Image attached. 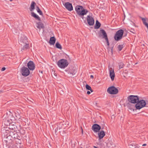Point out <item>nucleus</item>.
I'll list each match as a JSON object with an SVG mask.
<instances>
[{"mask_svg":"<svg viewBox=\"0 0 148 148\" xmlns=\"http://www.w3.org/2000/svg\"><path fill=\"white\" fill-rule=\"evenodd\" d=\"M105 40H106V41L107 45L108 46H109V45H110V43H109V41L108 38H106V39H105Z\"/></svg>","mask_w":148,"mask_h":148,"instance_id":"4c0bfd02","label":"nucleus"},{"mask_svg":"<svg viewBox=\"0 0 148 148\" xmlns=\"http://www.w3.org/2000/svg\"><path fill=\"white\" fill-rule=\"evenodd\" d=\"M5 129V132H4V137L3 138L4 140H12V136L10 135V133L7 132L8 131L9 129Z\"/></svg>","mask_w":148,"mask_h":148,"instance_id":"f8f14e48","label":"nucleus"},{"mask_svg":"<svg viewBox=\"0 0 148 148\" xmlns=\"http://www.w3.org/2000/svg\"><path fill=\"white\" fill-rule=\"evenodd\" d=\"M98 135L99 139L102 138L105 135V132L103 130H101L98 132Z\"/></svg>","mask_w":148,"mask_h":148,"instance_id":"412c9836","label":"nucleus"},{"mask_svg":"<svg viewBox=\"0 0 148 148\" xmlns=\"http://www.w3.org/2000/svg\"><path fill=\"white\" fill-rule=\"evenodd\" d=\"M147 145L146 144H144L142 145V146H145Z\"/></svg>","mask_w":148,"mask_h":148,"instance_id":"de8ad7c7","label":"nucleus"},{"mask_svg":"<svg viewBox=\"0 0 148 148\" xmlns=\"http://www.w3.org/2000/svg\"><path fill=\"white\" fill-rule=\"evenodd\" d=\"M101 24L98 20H96V23L94 26V28L97 29H99L101 26Z\"/></svg>","mask_w":148,"mask_h":148,"instance_id":"bb28decb","label":"nucleus"},{"mask_svg":"<svg viewBox=\"0 0 148 148\" xmlns=\"http://www.w3.org/2000/svg\"><path fill=\"white\" fill-rule=\"evenodd\" d=\"M110 72V76L111 80L113 81L114 80L115 76V73L114 70L112 68H110L109 69Z\"/></svg>","mask_w":148,"mask_h":148,"instance_id":"6ab92c4d","label":"nucleus"},{"mask_svg":"<svg viewBox=\"0 0 148 148\" xmlns=\"http://www.w3.org/2000/svg\"><path fill=\"white\" fill-rule=\"evenodd\" d=\"M147 103L145 100L143 99L139 100V101L136 103L135 106L136 110H140L142 108L145 107Z\"/></svg>","mask_w":148,"mask_h":148,"instance_id":"423d86ee","label":"nucleus"},{"mask_svg":"<svg viewBox=\"0 0 148 148\" xmlns=\"http://www.w3.org/2000/svg\"><path fill=\"white\" fill-rule=\"evenodd\" d=\"M81 148H83L82 147H81Z\"/></svg>","mask_w":148,"mask_h":148,"instance_id":"4d7b16f0","label":"nucleus"},{"mask_svg":"<svg viewBox=\"0 0 148 148\" xmlns=\"http://www.w3.org/2000/svg\"><path fill=\"white\" fill-rule=\"evenodd\" d=\"M5 70V67H3L2 68L1 70L2 71H3Z\"/></svg>","mask_w":148,"mask_h":148,"instance_id":"79ce46f5","label":"nucleus"},{"mask_svg":"<svg viewBox=\"0 0 148 148\" xmlns=\"http://www.w3.org/2000/svg\"><path fill=\"white\" fill-rule=\"evenodd\" d=\"M31 16L32 17L34 18L36 20H37L38 21H41L40 18L38 16V15H37L34 12H31Z\"/></svg>","mask_w":148,"mask_h":148,"instance_id":"393cba45","label":"nucleus"},{"mask_svg":"<svg viewBox=\"0 0 148 148\" xmlns=\"http://www.w3.org/2000/svg\"><path fill=\"white\" fill-rule=\"evenodd\" d=\"M21 72L23 76L26 77L29 75L30 73L28 69L24 66L22 67L21 69Z\"/></svg>","mask_w":148,"mask_h":148,"instance_id":"6e6552de","label":"nucleus"},{"mask_svg":"<svg viewBox=\"0 0 148 148\" xmlns=\"http://www.w3.org/2000/svg\"><path fill=\"white\" fill-rule=\"evenodd\" d=\"M7 128H7V127H6V129H7ZM8 128H12V127L10 128V127H8Z\"/></svg>","mask_w":148,"mask_h":148,"instance_id":"3c124183","label":"nucleus"},{"mask_svg":"<svg viewBox=\"0 0 148 148\" xmlns=\"http://www.w3.org/2000/svg\"><path fill=\"white\" fill-rule=\"evenodd\" d=\"M81 128H82V133H83V129L82 128V127H81Z\"/></svg>","mask_w":148,"mask_h":148,"instance_id":"09e8293b","label":"nucleus"},{"mask_svg":"<svg viewBox=\"0 0 148 148\" xmlns=\"http://www.w3.org/2000/svg\"><path fill=\"white\" fill-rule=\"evenodd\" d=\"M111 144L112 145V143H111Z\"/></svg>","mask_w":148,"mask_h":148,"instance_id":"5fc2aeb1","label":"nucleus"},{"mask_svg":"<svg viewBox=\"0 0 148 148\" xmlns=\"http://www.w3.org/2000/svg\"><path fill=\"white\" fill-rule=\"evenodd\" d=\"M13 122L12 119H5L3 120L2 124L6 126L10 125Z\"/></svg>","mask_w":148,"mask_h":148,"instance_id":"f3484780","label":"nucleus"},{"mask_svg":"<svg viewBox=\"0 0 148 148\" xmlns=\"http://www.w3.org/2000/svg\"><path fill=\"white\" fill-rule=\"evenodd\" d=\"M101 129H103V127L101 128L99 125L96 123L94 124L92 127V130L95 133L99 132Z\"/></svg>","mask_w":148,"mask_h":148,"instance_id":"9d476101","label":"nucleus"},{"mask_svg":"<svg viewBox=\"0 0 148 148\" xmlns=\"http://www.w3.org/2000/svg\"><path fill=\"white\" fill-rule=\"evenodd\" d=\"M143 24L148 29V23L147 22V21L148 19L147 18V20L145 18H141Z\"/></svg>","mask_w":148,"mask_h":148,"instance_id":"cd10ccee","label":"nucleus"},{"mask_svg":"<svg viewBox=\"0 0 148 148\" xmlns=\"http://www.w3.org/2000/svg\"><path fill=\"white\" fill-rule=\"evenodd\" d=\"M111 144L112 145V143H111Z\"/></svg>","mask_w":148,"mask_h":148,"instance_id":"6e6d98bb","label":"nucleus"},{"mask_svg":"<svg viewBox=\"0 0 148 148\" xmlns=\"http://www.w3.org/2000/svg\"><path fill=\"white\" fill-rule=\"evenodd\" d=\"M58 127H57L55 129V131L56 132L58 130Z\"/></svg>","mask_w":148,"mask_h":148,"instance_id":"c03bdc74","label":"nucleus"},{"mask_svg":"<svg viewBox=\"0 0 148 148\" xmlns=\"http://www.w3.org/2000/svg\"><path fill=\"white\" fill-rule=\"evenodd\" d=\"M86 90H90L91 92H93V90L91 88V87L88 84H86Z\"/></svg>","mask_w":148,"mask_h":148,"instance_id":"473e14b6","label":"nucleus"},{"mask_svg":"<svg viewBox=\"0 0 148 148\" xmlns=\"http://www.w3.org/2000/svg\"><path fill=\"white\" fill-rule=\"evenodd\" d=\"M127 106L129 108V109L131 110L133 109V107H134V106L131 105V104L129 103H128L127 104Z\"/></svg>","mask_w":148,"mask_h":148,"instance_id":"c9c22d12","label":"nucleus"},{"mask_svg":"<svg viewBox=\"0 0 148 148\" xmlns=\"http://www.w3.org/2000/svg\"><path fill=\"white\" fill-rule=\"evenodd\" d=\"M54 75L56 76V75H57V74H56L55 73L54 74Z\"/></svg>","mask_w":148,"mask_h":148,"instance_id":"603ef678","label":"nucleus"},{"mask_svg":"<svg viewBox=\"0 0 148 148\" xmlns=\"http://www.w3.org/2000/svg\"><path fill=\"white\" fill-rule=\"evenodd\" d=\"M9 145H8L4 148H16L17 145H16L14 144V143H11Z\"/></svg>","mask_w":148,"mask_h":148,"instance_id":"c85d7f7f","label":"nucleus"},{"mask_svg":"<svg viewBox=\"0 0 148 148\" xmlns=\"http://www.w3.org/2000/svg\"><path fill=\"white\" fill-rule=\"evenodd\" d=\"M14 143L13 140H4V141H3V147H4L7 146L8 145H9L10 144Z\"/></svg>","mask_w":148,"mask_h":148,"instance_id":"aec40b11","label":"nucleus"},{"mask_svg":"<svg viewBox=\"0 0 148 148\" xmlns=\"http://www.w3.org/2000/svg\"><path fill=\"white\" fill-rule=\"evenodd\" d=\"M128 101L130 103L136 104L139 101V97L137 95H130L127 98Z\"/></svg>","mask_w":148,"mask_h":148,"instance_id":"39448f33","label":"nucleus"},{"mask_svg":"<svg viewBox=\"0 0 148 148\" xmlns=\"http://www.w3.org/2000/svg\"><path fill=\"white\" fill-rule=\"evenodd\" d=\"M27 66L28 69L31 71H33L35 69V64L34 62L32 61H29L27 64Z\"/></svg>","mask_w":148,"mask_h":148,"instance_id":"2eb2a0df","label":"nucleus"},{"mask_svg":"<svg viewBox=\"0 0 148 148\" xmlns=\"http://www.w3.org/2000/svg\"><path fill=\"white\" fill-rule=\"evenodd\" d=\"M28 42V38L25 35H23L20 38L19 41V44L21 45H23L25 44Z\"/></svg>","mask_w":148,"mask_h":148,"instance_id":"ddd939ff","label":"nucleus"},{"mask_svg":"<svg viewBox=\"0 0 148 148\" xmlns=\"http://www.w3.org/2000/svg\"><path fill=\"white\" fill-rule=\"evenodd\" d=\"M94 148H98L97 147L95 146H94Z\"/></svg>","mask_w":148,"mask_h":148,"instance_id":"8fccbe9b","label":"nucleus"},{"mask_svg":"<svg viewBox=\"0 0 148 148\" xmlns=\"http://www.w3.org/2000/svg\"><path fill=\"white\" fill-rule=\"evenodd\" d=\"M56 47L58 49H62V47L61 45L59 43V42H57L55 45Z\"/></svg>","mask_w":148,"mask_h":148,"instance_id":"2f4dec72","label":"nucleus"},{"mask_svg":"<svg viewBox=\"0 0 148 148\" xmlns=\"http://www.w3.org/2000/svg\"><path fill=\"white\" fill-rule=\"evenodd\" d=\"M19 133H20L19 135H21V134L23 135H24L25 134V130H23V129H21L19 130Z\"/></svg>","mask_w":148,"mask_h":148,"instance_id":"e433bc0d","label":"nucleus"},{"mask_svg":"<svg viewBox=\"0 0 148 148\" xmlns=\"http://www.w3.org/2000/svg\"><path fill=\"white\" fill-rule=\"evenodd\" d=\"M36 10L37 12L40 15H43V13L42 12V11L38 6H36Z\"/></svg>","mask_w":148,"mask_h":148,"instance_id":"f704fd0d","label":"nucleus"},{"mask_svg":"<svg viewBox=\"0 0 148 148\" xmlns=\"http://www.w3.org/2000/svg\"><path fill=\"white\" fill-rule=\"evenodd\" d=\"M126 35H127V34H126H126H124V35L123 36V37H125V36H126Z\"/></svg>","mask_w":148,"mask_h":148,"instance_id":"49530a36","label":"nucleus"},{"mask_svg":"<svg viewBox=\"0 0 148 148\" xmlns=\"http://www.w3.org/2000/svg\"><path fill=\"white\" fill-rule=\"evenodd\" d=\"M65 71H68L69 74H71L72 75H75L77 73V69L76 68L74 67H71L69 69H66Z\"/></svg>","mask_w":148,"mask_h":148,"instance_id":"4468645a","label":"nucleus"},{"mask_svg":"<svg viewBox=\"0 0 148 148\" xmlns=\"http://www.w3.org/2000/svg\"><path fill=\"white\" fill-rule=\"evenodd\" d=\"M99 37L102 39H106L108 38V36L105 30L101 29L99 33Z\"/></svg>","mask_w":148,"mask_h":148,"instance_id":"1a4fd4ad","label":"nucleus"},{"mask_svg":"<svg viewBox=\"0 0 148 148\" xmlns=\"http://www.w3.org/2000/svg\"><path fill=\"white\" fill-rule=\"evenodd\" d=\"M37 27L39 29H40L41 28L42 29H44L45 28V26L41 22H38L37 23Z\"/></svg>","mask_w":148,"mask_h":148,"instance_id":"4be33fe9","label":"nucleus"},{"mask_svg":"<svg viewBox=\"0 0 148 148\" xmlns=\"http://www.w3.org/2000/svg\"><path fill=\"white\" fill-rule=\"evenodd\" d=\"M21 46H23V48L21 49V51H23H23H26V50L27 49H29V43L28 42L27 43H26L25 44L23 45H21Z\"/></svg>","mask_w":148,"mask_h":148,"instance_id":"b1692460","label":"nucleus"},{"mask_svg":"<svg viewBox=\"0 0 148 148\" xmlns=\"http://www.w3.org/2000/svg\"><path fill=\"white\" fill-rule=\"evenodd\" d=\"M130 148H139L140 147L139 145L134 141L130 142L128 144Z\"/></svg>","mask_w":148,"mask_h":148,"instance_id":"a211bd4d","label":"nucleus"},{"mask_svg":"<svg viewBox=\"0 0 148 148\" xmlns=\"http://www.w3.org/2000/svg\"><path fill=\"white\" fill-rule=\"evenodd\" d=\"M17 114V115H16V118L15 119L16 120L18 119H20V116L18 114ZM14 119H15V118H14Z\"/></svg>","mask_w":148,"mask_h":148,"instance_id":"58836bf2","label":"nucleus"},{"mask_svg":"<svg viewBox=\"0 0 148 148\" xmlns=\"http://www.w3.org/2000/svg\"><path fill=\"white\" fill-rule=\"evenodd\" d=\"M125 46L124 44L122 45H119L118 46V50L119 51H121L122 50L123 48Z\"/></svg>","mask_w":148,"mask_h":148,"instance_id":"72a5a7b5","label":"nucleus"},{"mask_svg":"<svg viewBox=\"0 0 148 148\" xmlns=\"http://www.w3.org/2000/svg\"><path fill=\"white\" fill-rule=\"evenodd\" d=\"M88 12V11H86V12H85V14H84L82 15H77V16H79L80 18H82L84 20V22L85 23H86V19H85V20H84V16L85 15H86L87 14V13Z\"/></svg>","mask_w":148,"mask_h":148,"instance_id":"7c9ffc66","label":"nucleus"},{"mask_svg":"<svg viewBox=\"0 0 148 148\" xmlns=\"http://www.w3.org/2000/svg\"><path fill=\"white\" fill-rule=\"evenodd\" d=\"M56 39L54 36L51 37L50 38L49 43L50 45H54L55 43Z\"/></svg>","mask_w":148,"mask_h":148,"instance_id":"5701e85b","label":"nucleus"},{"mask_svg":"<svg viewBox=\"0 0 148 148\" xmlns=\"http://www.w3.org/2000/svg\"><path fill=\"white\" fill-rule=\"evenodd\" d=\"M75 10L77 14L76 16L78 15H82L85 14L86 11H88L87 9H84L82 6L77 5L75 8Z\"/></svg>","mask_w":148,"mask_h":148,"instance_id":"f03ea898","label":"nucleus"},{"mask_svg":"<svg viewBox=\"0 0 148 148\" xmlns=\"http://www.w3.org/2000/svg\"><path fill=\"white\" fill-rule=\"evenodd\" d=\"M65 8L69 11H71L73 10L72 3L69 2L65 3L63 4Z\"/></svg>","mask_w":148,"mask_h":148,"instance_id":"dca6fc26","label":"nucleus"},{"mask_svg":"<svg viewBox=\"0 0 148 148\" xmlns=\"http://www.w3.org/2000/svg\"><path fill=\"white\" fill-rule=\"evenodd\" d=\"M87 94H88V95H89L90 94V91H87Z\"/></svg>","mask_w":148,"mask_h":148,"instance_id":"37998d69","label":"nucleus"},{"mask_svg":"<svg viewBox=\"0 0 148 148\" xmlns=\"http://www.w3.org/2000/svg\"><path fill=\"white\" fill-rule=\"evenodd\" d=\"M107 92L110 94L116 95L118 93L119 90L113 86H110L108 88Z\"/></svg>","mask_w":148,"mask_h":148,"instance_id":"0eeeda50","label":"nucleus"},{"mask_svg":"<svg viewBox=\"0 0 148 148\" xmlns=\"http://www.w3.org/2000/svg\"><path fill=\"white\" fill-rule=\"evenodd\" d=\"M114 47V45H113L112 47H111V52L112 54L113 53Z\"/></svg>","mask_w":148,"mask_h":148,"instance_id":"ea45409f","label":"nucleus"},{"mask_svg":"<svg viewBox=\"0 0 148 148\" xmlns=\"http://www.w3.org/2000/svg\"><path fill=\"white\" fill-rule=\"evenodd\" d=\"M90 77L91 78H93V76L92 75H91L90 76Z\"/></svg>","mask_w":148,"mask_h":148,"instance_id":"a18cd8bd","label":"nucleus"},{"mask_svg":"<svg viewBox=\"0 0 148 148\" xmlns=\"http://www.w3.org/2000/svg\"><path fill=\"white\" fill-rule=\"evenodd\" d=\"M69 64L66 59H61L57 62V65L61 69H64Z\"/></svg>","mask_w":148,"mask_h":148,"instance_id":"20e7f679","label":"nucleus"},{"mask_svg":"<svg viewBox=\"0 0 148 148\" xmlns=\"http://www.w3.org/2000/svg\"><path fill=\"white\" fill-rule=\"evenodd\" d=\"M130 31L134 34H135L136 32L135 30H134V29H131V30Z\"/></svg>","mask_w":148,"mask_h":148,"instance_id":"a19ab883","label":"nucleus"},{"mask_svg":"<svg viewBox=\"0 0 148 148\" xmlns=\"http://www.w3.org/2000/svg\"><path fill=\"white\" fill-rule=\"evenodd\" d=\"M8 129H9L8 131L7 132L10 133V135H11L12 137V138H13L16 142L17 144H21L22 139V136L21 135H19L16 132L14 128H8Z\"/></svg>","mask_w":148,"mask_h":148,"instance_id":"f257e3e1","label":"nucleus"},{"mask_svg":"<svg viewBox=\"0 0 148 148\" xmlns=\"http://www.w3.org/2000/svg\"><path fill=\"white\" fill-rule=\"evenodd\" d=\"M118 65L119 69L123 68L125 66V64L122 61H121L118 63Z\"/></svg>","mask_w":148,"mask_h":148,"instance_id":"c756f323","label":"nucleus"},{"mask_svg":"<svg viewBox=\"0 0 148 148\" xmlns=\"http://www.w3.org/2000/svg\"><path fill=\"white\" fill-rule=\"evenodd\" d=\"M86 20L88 24L89 25L92 26L94 24L95 21L92 16L88 15L86 17Z\"/></svg>","mask_w":148,"mask_h":148,"instance_id":"9b49d317","label":"nucleus"},{"mask_svg":"<svg viewBox=\"0 0 148 148\" xmlns=\"http://www.w3.org/2000/svg\"><path fill=\"white\" fill-rule=\"evenodd\" d=\"M36 5V3L35 2H32L30 8H29V10L30 11H32L35 9V6Z\"/></svg>","mask_w":148,"mask_h":148,"instance_id":"a878e982","label":"nucleus"},{"mask_svg":"<svg viewBox=\"0 0 148 148\" xmlns=\"http://www.w3.org/2000/svg\"><path fill=\"white\" fill-rule=\"evenodd\" d=\"M10 1H12V0H10Z\"/></svg>","mask_w":148,"mask_h":148,"instance_id":"864d4df0","label":"nucleus"},{"mask_svg":"<svg viewBox=\"0 0 148 148\" xmlns=\"http://www.w3.org/2000/svg\"><path fill=\"white\" fill-rule=\"evenodd\" d=\"M124 31L123 29H120L117 31L115 34L114 38L115 40L119 41L121 40L123 37Z\"/></svg>","mask_w":148,"mask_h":148,"instance_id":"7ed1b4c3","label":"nucleus"}]
</instances>
